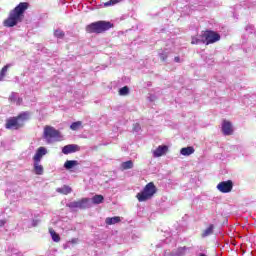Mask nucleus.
I'll return each mask as SVG.
<instances>
[{
	"label": "nucleus",
	"mask_w": 256,
	"mask_h": 256,
	"mask_svg": "<svg viewBox=\"0 0 256 256\" xmlns=\"http://www.w3.org/2000/svg\"><path fill=\"white\" fill-rule=\"evenodd\" d=\"M199 43H203V39L192 36L191 45H199Z\"/></svg>",
	"instance_id": "nucleus-25"
},
{
	"label": "nucleus",
	"mask_w": 256,
	"mask_h": 256,
	"mask_svg": "<svg viewBox=\"0 0 256 256\" xmlns=\"http://www.w3.org/2000/svg\"><path fill=\"white\" fill-rule=\"evenodd\" d=\"M24 121H29V112H22L18 116L8 118L5 127L6 129H14L17 131L25 125L23 123Z\"/></svg>",
	"instance_id": "nucleus-3"
},
{
	"label": "nucleus",
	"mask_w": 256,
	"mask_h": 256,
	"mask_svg": "<svg viewBox=\"0 0 256 256\" xmlns=\"http://www.w3.org/2000/svg\"><path fill=\"white\" fill-rule=\"evenodd\" d=\"M5 223H7V221L5 220H0V227H3L5 225Z\"/></svg>",
	"instance_id": "nucleus-30"
},
{
	"label": "nucleus",
	"mask_w": 256,
	"mask_h": 256,
	"mask_svg": "<svg viewBox=\"0 0 256 256\" xmlns=\"http://www.w3.org/2000/svg\"><path fill=\"white\" fill-rule=\"evenodd\" d=\"M29 9V3L20 2L9 12L8 17L3 21L4 27H15L25 19V11Z\"/></svg>",
	"instance_id": "nucleus-1"
},
{
	"label": "nucleus",
	"mask_w": 256,
	"mask_h": 256,
	"mask_svg": "<svg viewBox=\"0 0 256 256\" xmlns=\"http://www.w3.org/2000/svg\"><path fill=\"white\" fill-rule=\"evenodd\" d=\"M167 151H169V147H167L165 145H160L153 151V156L154 157H163V155H165V153H167Z\"/></svg>",
	"instance_id": "nucleus-12"
},
{
	"label": "nucleus",
	"mask_w": 256,
	"mask_h": 256,
	"mask_svg": "<svg viewBox=\"0 0 256 256\" xmlns=\"http://www.w3.org/2000/svg\"><path fill=\"white\" fill-rule=\"evenodd\" d=\"M121 171H127L128 169H133V161L128 160L126 162H122L120 165Z\"/></svg>",
	"instance_id": "nucleus-18"
},
{
	"label": "nucleus",
	"mask_w": 256,
	"mask_h": 256,
	"mask_svg": "<svg viewBox=\"0 0 256 256\" xmlns=\"http://www.w3.org/2000/svg\"><path fill=\"white\" fill-rule=\"evenodd\" d=\"M56 191L57 193H61L62 195H69V193H71L73 189H71V187H69L68 185H64L61 188H57Z\"/></svg>",
	"instance_id": "nucleus-17"
},
{
	"label": "nucleus",
	"mask_w": 256,
	"mask_h": 256,
	"mask_svg": "<svg viewBox=\"0 0 256 256\" xmlns=\"http://www.w3.org/2000/svg\"><path fill=\"white\" fill-rule=\"evenodd\" d=\"M160 59L161 61H167V54L165 53L160 54Z\"/></svg>",
	"instance_id": "nucleus-28"
},
{
	"label": "nucleus",
	"mask_w": 256,
	"mask_h": 256,
	"mask_svg": "<svg viewBox=\"0 0 256 256\" xmlns=\"http://www.w3.org/2000/svg\"><path fill=\"white\" fill-rule=\"evenodd\" d=\"M68 207H70V209H88L89 198H82L81 200L70 202Z\"/></svg>",
	"instance_id": "nucleus-7"
},
{
	"label": "nucleus",
	"mask_w": 256,
	"mask_h": 256,
	"mask_svg": "<svg viewBox=\"0 0 256 256\" xmlns=\"http://www.w3.org/2000/svg\"><path fill=\"white\" fill-rule=\"evenodd\" d=\"M44 155H47V148L39 147L36 151V154L33 157V161L34 162H41V159H43Z\"/></svg>",
	"instance_id": "nucleus-11"
},
{
	"label": "nucleus",
	"mask_w": 256,
	"mask_h": 256,
	"mask_svg": "<svg viewBox=\"0 0 256 256\" xmlns=\"http://www.w3.org/2000/svg\"><path fill=\"white\" fill-rule=\"evenodd\" d=\"M70 129L72 131H79V129H83V122H81V121L73 122L70 125Z\"/></svg>",
	"instance_id": "nucleus-22"
},
{
	"label": "nucleus",
	"mask_w": 256,
	"mask_h": 256,
	"mask_svg": "<svg viewBox=\"0 0 256 256\" xmlns=\"http://www.w3.org/2000/svg\"><path fill=\"white\" fill-rule=\"evenodd\" d=\"M49 233L52 237V240L55 242V243H59V241H61V236H59V234H57V232H55L53 230V228H49Z\"/></svg>",
	"instance_id": "nucleus-21"
},
{
	"label": "nucleus",
	"mask_w": 256,
	"mask_h": 256,
	"mask_svg": "<svg viewBox=\"0 0 256 256\" xmlns=\"http://www.w3.org/2000/svg\"><path fill=\"white\" fill-rule=\"evenodd\" d=\"M9 67H11V64H7L1 69V71H0V81H3V78L5 77V75H7V71L9 70Z\"/></svg>",
	"instance_id": "nucleus-23"
},
{
	"label": "nucleus",
	"mask_w": 256,
	"mask_h": 256,
	"mask_svg": "<svg viewBox=\"0 0 256 256\" xmlns=\"http://www.w3.org/2000/svg\"><path fill=\"white\" fill-rule=\"evenodd\" d=\"M33 227H37V221H34Z\"/></svg>",
	"instance_id": "nucleus-32"
},
{
	"label": "nucleus",
	"mask_w": 256,
	"mask_h": 256,
	"mask_svg": "<svg viewBox=\"0 0 256 256\" xmlns=\"http://www.w3.org/2000/svg\"><path fill=\"white\" fill-rule=\"evenodd\" d=\"M114 25L108 21H97L93 22L86 26V33L92 34L95 33L99 35L101 33H105V31H109V29H113Z\"/></svg>",
	"instance_id": "nucleus-2"
},
{
	"label": "nucleus",
	"mask_w": 256,
	"mask_h": 256,
	"mask_svg": "<svg viewBox=\"0 0 256 256\" xmlns=\"http://www.w3.org/2000/svg\"><path fill=\"white\" fill-rule=\"evenodd\" d=\"M40 162H34V172L36 175H43V165L39 164Z\"/></svg>",
	"instance_id": "nucleus-20"
},
{
	"label": "nucleus",
	"mask_w": 256,
	"mask_h": 256,
	"mask_svg": "<svg viewBox=\"0 0 256 256\" xmlns=\"http://www.w3.org/2000/svg\"><path fill=\"white\" fill-rule=\"evenodd\" d=\"M222 133L224 135H233V124L229 120H223Z\"/></svg>",
	"instance_id": "nucleus-10"
},
{
	"label": "nucleus",
	"mask_w": 256,
	"mask_h": 256,
	"mask_svg": "<svg viewBox=\"0 0 256 256\" xmlns=\"http://www.w3.org/2000/svg\"><path fill=\"white\" fill-rule=\"evenodd\" d=\"M174 61H175L176 63H179V62L181 61V59L179 58V56H176V57L174 58Z\"/></svg>",
	"instance_id": "nucleus-31"
},
{
	"label": "nucleus",
	"mask_w": 256,
	"mask_h": 256,
	"mask_svg": "<svg viewBox=\"0 0 256 256\" xmlns=\"http://www.w3.org/2000/svg\"><path fill=\"white\" fill-rule=\"evenodd\" d=\"M70 243H72L73 245L79 243V239L78 238H73Z\"/></svg>",
	"instance_id": "nucleus-29"
},
{
	"label": "nucleus",
	"mask_w": 256,
	"mask_h": 256,
	"mask_svg": "<svg viewBox=\"0 0 256 256\" xmlns=\"http://www.w3.org/2000/svg\"><path fill=\"white\" fill-rule=\"evenodd\" d=\"M156 193L157 186H155V183L149 182L145 185L143 190L136 195V198L140 203H143L145 201H149V199H153Z\"/></svg>",
	"instance_id": "nucleus-4"
},
{
	"label": "nucleus",
	"mask_w": 256,
	"mask_h": 256,
	"mask_svg": "<svg viewBox=\"0 0 256 256\" xmlns=\"http://www.w3.org/2000/svg\"><path fill=\"white\" fill-rule=\"evenodd\" d=\"M215 233V225L214 224H209L207 228H205L202 233L201 237L202 239H205L207 237H211Z\"/></svg>",
	"instance_id": "nucleus-13"
},
{
	"label": "nucleus",
	"mask_w": 256,
	"mask_h": 256,
	"mask_svg": "<svg viewBox=\"0 0 256 256\" xmlns=\"http://www.w3.org/2000/svg\"><path fill=\"white\" fill-rule=\"evenodd\" d=\"M106 225H116V223H121V217L114 216V217H108L105 220Z\"/></svg>",
	"instance_id": "nucleus-15"
},
{
	"label": "nucleus",
	"mask_w": 256,
	"mask_h": 256,
	"mask_svg": "<svg viewBox=\"0 0 256 256\" xmlns=\"http://www.w3.org/2000/svg\"><path fill=\"white\" fill-rule=\"evenodd\" d=\"M200 256H207V255H205V254L201 253V254H200Z\"/></svg>",
	"instance_id": "nucleus-33"
},
{
	"label": "nucleus",
	"mask_w": 256,
	"mask_h": 256,
	"mask_svg": "<svg viewBox=\"0 0 256 256\" xmlns=\"http://www.w3.org/2000/svg\"><path fill=\"white\" fill-rule=\"evenodd\" d=\"M80 147L77 144H68L62 148V153L64 155H69L71 153H77V151H80Z\"/></svg>",
	"instance_id": "nucleus-9"
},
{
	"label": "nucleus",
	"mask_w": 256,
	"mask_h": 256,
	"mask_svg": "<svg viewBox=\"0 0 256 256\" xmlns=\"http://www.w3.org/2000/svg\"><path fill=\"white\" fill-rule=\"evenodd\" d=\"M77 166H79V161H77V160H67V161L64 163V167H65L67 170L73 169V167H77Z\"/></svg>",
	"instance_id": "nucleus-16"
},
{
	"label": "nucleus",
	"mask_w": 256,
	"mask_h": 256,
	"mask_svg": "<svg viewBox=\"0 0 256 256\" xmlns=\"http://www.w3.org/2000/svg\"><path fill=\"white\" fill-rule=\"evenodd\" d=\"M217 189L220 193H231L233 191V181H222L217 185Z\"/></svg>",
	"instance_id": "nucleus-8"
},
{
	"label": "nucleus",
	"mask_w": 256,
	"mask_h": 256,
	"mask_svg": "<svg viewBox=\"0 0 256 256\" xmlns=\"http://www.w3.org/2000/svg\"><path fill=\"white\" fill-rule=\"evenodd\" d=\"M121 0H118V3L120 2Z\"/></svg>",
	"instance_id": "nucleus-34"
},
{
	"label": "nucleus",
	"mask_w": 256,
	"mask_h": 256,
	"mask_svg": "<svg viewBox=\"0 0 256 256\" xmlns=\"http://www.w3.org/2000/svg\"><path fill=\"white\" fill-rule=\"evenodd\" d=\"M128 93H129V87H127V86H124V87L120 88V90H119V95H121V96H125Z\"/></svg>",
	"instance_id": "nucleus-24"
},
{
	"label": "nucleus",
	"mask_w": 256,
	"mask_h": 256,
	"mask_svg": "<svg viewBox=\"0 0 256 256\" xmlns=\"http://www.w3.org/2000/svg\"><path fill=\"white\" fill-rule=\"evenodd\" d=\"M180 153L184 155V157H189V155L195 153V148H193V146L184 147L180 150Z\"/></svg>",
	"instance_id": "nucleus-14"
},
{
	"label": "nucleus",
	"mask_w": 256,
	"mask_h": 256,
	"mask_svg": "<svg viewBox=\"0 0 256 256\" xmlns=\"http://www.w3.org/2000/svg\"><path fill=\"white\" fill-rule=\"evenodd\" d=\"M54 35H55V37H58V39H63V37H65V33L61 30H56L54 32Z\"/></svg>",
	"instance_id": "nucleus-26"
},
{
	"label": "nucleus",
	"mask_w": 256,
	"mask_h": 256,
	"mask_svg": "<svg viewBox=\"0 0 256 256\" xmlns=\"http://www.w3.org/2000/svg\"><path fill=\"white\" fill-rule=\"evenodd\" d=\"M103 201H105V197H103V195H95L92 197V203H94V205H101Z\"/></svg>",
	"instance_id": "nucleus-19"
},
{
	"label": "nucleus",
	"mask_w": 256,
	"mask_h": 256,
	"mask_svg": "<svg viewBox=\"0 0 256 256\" xmlns=\"http://www.w3.org/2000/svg\"><path fill=\"white\" fill-rule=\"evenodd\" d=\"M202 43L205 45H213L217 41H221V35L213 30H206L200 35Z\"/></svg>",
	"instance_id": "nucleus-5"
},
{
	"label": "nucleus",
	"mask_w": 256,
	"mask_h": 256,
	"mask_svg": "<svg viewBox=\"0 0 256 256\" xmlns=\"http://www.w3.org/2000/svg\"><path fill=\"white\" fill-rule=\"evenodd\" d=\"M117 3H119V0H110L105 3V6L109 7V5H117Z\"/></svg>",
	"instance_id": "nucleus-27"
},
{
	"label": "nucleus",
	"mask_w": 256,
	"mask_h": 256,
	"mask_svg": "<svg viewBox=\"0 0 256 256\" xmlns=\"http://www.w3.org/2000/svg\"><path fill=\"white\" fill-rule=\"evenodd\" d=\"M43 137L46 139L47 143H51L52 139H54V141H61V137L63 136L61 135V132L53 126H45Z\"/></svg>",
	"instance_id": "nucleus-6"
}]
</instances>
